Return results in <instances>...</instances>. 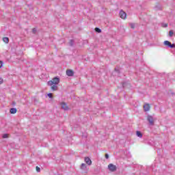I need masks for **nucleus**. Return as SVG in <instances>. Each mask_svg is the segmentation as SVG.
I'll return each instance as SVG.
<instances>
[{
	"label": "nucleus",
	"mask_w": 175,
	"mask_h": 175,
	"mask_svg": "<svg viewBox=\"0 0 175 175\" xmlns=\"http://www.w3.org/2000/svg\"><path fill=\"white\" fill-rule=\"evenodd\" d=\"M53 84H55V85L59 84V78L55 77L53 79V81H48V85H53Z\"/></svg>",
	"instance_id": "nucleus-1"
},
{
	"label": "nucleus",
	"mask_w": 175,
	"mask_h": 175,
	"mask_svg": "<svg viewBox=\"0 0 175 175\" xmlns=\"http://www.w3.org/2000/svg\"><path fill=\"white\" fill-rule=\"evenodd\" d=\"M108 169L110 172H116L117 171V166H116L113 163H110L108 165Z\"/></svg>",
	"instance_id": "nucleus-2"
},
{
	"label": "nucleus",
	"mask_w": 175,
	"mask_h": 175,
	"mask_svg": "<svg viewBox=\"0 0 175 175\" xmlns=\"http://www.w3.org/2000/svg\"><path fill=\"white\" fill-rule=\"evenodd\" d=\"M147 121L149 122L150 125H154V118L150 115L147 116Z\"/></svg>",
	"instance_id": "nucleus-3"
},
{
	"label": "nucleus",
	"mask_w": 175,
	"mask_h": 175,
	"mask_svg": "<svg viewBox=\"0 0 175 175\" xmlns=\"http://www.w3.org/2000/svg\"><path fill=\"white\" fill-rule=\"evenodd\" d=\"M60 106L62 109L63 110H65L66 111H68V110H69V107H68V105H66L64 102L60 103Z\"/></svg>",
	"instance_id": "nucleus-4"
},
{
	"label": "nucleus",
	"mask_w": 175,
	"mask_h": 175,
	"mask_svg": "<svg viewBox=\"0 0 175 175\" xmlns=\"http://www.w3.org/2000/svg\"><path fill=\"white\" fill-rule=\"evenodd\" d=\"M119 16H120V18H122L123 20H125V18H126V13L125 12H124L123 10H121L119 12Z\"/></svg>",
	"instance_id": "nucleus-5"
},
{
	"label": "nucleus",
	"mask_w": 175,
	"mask_h": 175,
	"mask_svg": "<svg viewBox=\"0 0 175 175\" xmlns=\"http://www.w3.org/2000/svg\"><path fill=\"white\" fill-rule=\"evenodd\" d=\"M75 72L72 70H66V75L68 76L69 77H72V76H74Z\"/></svg>",
	"instance_id": "nucleus-6"
},
{
	"label": "nucleus",
	"mask_w": 175,
	"mask_h": 175,
	"mask_svg": "<svg viewBox=\"0 0 175 175\" xmlns=\"http://www.w3.org/2000/svg\"><path fill=\"white\" fill-rule=\"evenodd\" d=\"M85 162L88 164V165H92V161H91V159H90V157H85Z\"/></svg>",
	"instance_id": "nucleus-7"
},
{
	"label": "nucleus",
	"mask_w": 175,
	"mask_h": 175,
	"mask_svg": "<svg viewBox=\"0 0 175 175\" xmlns=\"http://www.w3.org/2000/svg\"><path fill=\"white\" fill-rule=\"evenodd\" d=\"M144 111H150V105L145 104L144 105Z\"/></svg>",
	"instance_id": "nucleus-8"
},
{
	"label": "nucleus",
	"mask_w": 175,
	"mask_h": 175,
	"mask_svg": "<svg viewBox=\"0 0 175 175\" xmlns=\"http://www.w3.org/2000/svg\"><path fill=\"white\" fill-rule=\"evenodd\" d=\"M10 113L11 114H16V113H17V109L16 108H11L10 109Z\"/></svg>",
	"instance_id": "nucleus-9"
},
{
	"label": "nucleus",
	"mask_w": 175,
	"mask_h": 175,
	"mask_svg": "<svg viewBox=\"0 0 175 175\" xmlns=\"http://www.w3.org/2000/svg\"><path fill=\"white\" fill-rule=\"evenodd\" d=\"M172 42H169L168 40H165L163 42L164 46H167V47H170Z\"/></svg>",
	"instance_id": "nucleus-10"
},
{
	"label": "nucleus",
	"mask_w": 175,
	"mask_h": 175,
	"mask_svg": "<svg viewBox=\"0 0 175 175\" xmlns=\"http://www.w3.org/2000/svg\"><path fill=\"white\" fill-rule=\"evenodd\" d=\"M136 135H137V137H140V138L143 137V134L142 133L141 131H137Z\"/></svg>",
	"instance_id": "nucleus-11"
},
{
	"label": "nucleus",
	"mask_w": 175,
	"mask_h": 175,
	"mask_svg": "<svg viewBox=\"0 0 175 175\" xmlns=\"http://www.w3.org/2000/svg\"><path fill=\"white\" fill-rule=\"evenodd\" d=\"M51 90L52 91H57V90H58V87L55 85H52Z\"/></svg>",
	"instance_id": "nucleus-12"
},
{
	"label": "nucleus",
	"mask_w": 175,
	"mask_h": 175,
	"mask_svg": "<svg viewBox=\"0 0 175 175\" xmlns=\"http://www.w3.org/2000/svg\"><path fill=\"white\" fill-rule=\"evenodd\" d=\"M81 169H82V170H85V169H87V165H85V163H82L81 165Z\"/></svg>",
	"instance_id": "nucleus-13"
},
{
	"label": "nucleus",
	"mask_w": 175,
	"mask_h": 175,
	"mask_svg": "<svg viewBox=\"0 0 175 175\" xmlns=\"http://www.w3.org/2000/svg\"><path fill=\"white\" fill-rule=\"evenodd\" d=\"M3 41L4 42V43H9V38L8 37L3 38Z\"/></svg>",
	"instance_id": "nucleus-14"
},
{
	"label": "nucleus",
	"mask_w": 175,
	"mask_h": 175,
	"mask_svg": "<svg viewBox=\"0 0 175 175\" xmlns=\"http://www.w3.org/2000/svg\"><path fill=\"white\" fill-rule=\"evenodd\" d=\"M74 44H75V40H70V42H69V45L71 47H73Z\"/></svg>",
	"instance_id": "nucleus-15"
},
{
	"label": "nucleus",
	"mask_w": 175,
	"mask_h": 175,
	"mask_svg": "<svg viewBox=\"0 0 175 175\" xmlns=\"http://www.w3.org/2000/svg\"><path fill=\"white\" fill-rule=\"evenodd\" d=\"M95 31L98 33H100L102 32V29H100L99 27H96L95 28Z\"/></svg>",
	"instance_id": "nucleus-16"
},
{
	"label": "nucleus",
	"mask_w": 175,
	"mask_h": 175,
	"mask_svg": "<svg viewBox=\"0 0 175 175\" xmlns=\"http://www.w3.org/2000/svg\"><path fill=\"white\" fill-rule=\"evenodd\" d=\"M170 37L172 38L173 35H174V31L173 30H170L169 32Z\"/></svg>",
	"instance_id": "nucleus-17"
},
{
	"label": "nucleus",
	"mask_w": 175,
	"mask_h": 175,
	"mask_svg": "<svg viewBox=\"0 0 175 175\" xmlns=\"http://www.w3.org/2000/svg\"><path fill=\"white\" fill-rule=\"evenodd\" d=\"M130 27L132 29H135V23H130Z\"/></svg>",
	"instance_id": "nucleus-18"
},
{
	"label": "nucleus",
	"mask_w": 175,
	"mask_h": 175,
	"mask_svg": "<svg viewBox=\"0 0 175 175\" xmlns=\"http://www.w3.org/2000/svg\"><path fill=\"white\" fill-rule=\"evenodd\" d=\"M169 48H170V49H175V44L171 43V44H170Z\"/></svg>",
	"instance_id": "nucleus-19"
},
{
	"label": "nucleus",
	"mask_w": 175,
	"mask_h": 175,
	"mask_svg": "<svg viewBox=\"0 0 175 175\" xmlns=\"http://www.w3.org/2000/svg\"><path fill=\"white\" fill-rule=\"evenodd\" d=\"M2 137H3V139H8V134H3Z\"/></svg>",
	"instance_id": "nucleus-20"
},
{
	"label": "nucleus",
	"mask_w": 175,
	"mask_h": 175,
	"mask_svg": "<svg viewBox=\"0 0 175 175\" xmlns=\"http://www.w3.org/2000/svg\"><path fill=\"white\" fill-rule=\"evenodd\" d=\"M36 172H37L38 173H40V167H39L38 166H36Z\"/></svg>",
	"instance_id": "nucleus-21"
},
{
	"label": "nucleus",
	"mask_w": 175,
	"mask_h": 175,
	"mask_svg": "<svg viewBox=\"0 0 175 175\" xmlns=\"http://www.w3.org/2000/svg\"><path fill=\"white\" fill-rule=\"evenodd\" d=\"M48 96L51 99L53 98V94L51 93H49Z\"/></svg>",
	"instance_id": "nucleus-22"
},
{
	"label": "nucleus",
	"mask_w": 175,
	"mask_h": 175,
	"mask_svg": "<svg viewBox=\"0 0 175 175\" xmlns=\"http://www.w3.org/2000/svg\"><path fill=\"white\" fill-rule=\"evenodd\" d=\"M32 32H33V33H36V28H33L32 29Z\"/></svg>",
	"instance_id": "nucleus-23"
},
{
	"label": "nucleus",
	"mask_w": 175,
	"mask_h": 175,
	"mask_svg": "<svg viewBox=\"0 0 175 175\" xmlns=\"http://www.w3.org/2000/svg\"><path fill=\"white\" fill-rule=\"evenodd\" d=\"M3 79L0 78V84H3Z\"/></svg>",
	"instance_id": "nucleus-24"
},
{
	"label": "nucleus",
	"mask_w": 175,
	"mask_h": 175,
	"mask_svg": "<svg viewBox=\"0 0 175 175\" xmlns=\"http://www.w3.org/2000/svg\"><path fill=\"white\" fill-rule=\"evenodd\" d=\"M3 65V62L2 61H0V68H2Z\"/></svg>",
	"instance_id": "nucleus-25"
},
{
	"label": "nucleus",
	"mask_w": 175,
	"mask_h": 175,
	"mask_svg": "<svg viewBox=\"0 0 175 175\" xmlns=\"http://www.w3.org/2000/svg\"><path fill=\"white\" fill-rule=\"evenodd\" d=\"M105 159H109V154H105Z\"/></svg>",
	"instance_id": "nucleus-26"
},
{
	"label": "nucleus",
	"mask_w": 175,
	"mask_h": 175,
	"mask_svg": "<svg viewBox=\"0 0 175 175\" xmlns=\"http://www.w3.org/2000/svg\"><path fill=\"white\" fill-rule=\"evenodd\" d=\"M12 105H13V106H16V102L13 101V102H12Z\"/></svg>",
	"instance_id": "nucleus-27"
},
{
	"label": "nucleus",
	"mask_w": 175,
	"mask_h": 175,
	"mask_svg": "<svg viewBox=\"0 0 175 175\" xmlns=\"http://www.w3.org/2000/svg\"><path fill=\"white\" fill-rule=\"evenodd\" d=\"M116 72H118V73H120V70H117V68H115Z\"/></svg>",
	"instance_id": "nucleus-28"
},
{
	"label": "nucleus",
	"mask_w": 175,
	"mask_h": 175,
	"mask_svg": "<svg viewBox=\"0 0 175 175\" xmlns=\"http://www.w3.org/2000/svg\"><path fill=\"white\" fill-rule=\"evenodd\" d=\"M163 27H164V28L167 27V24H165Z\"/></svg>",
	"instance_id": "nucleus-29"
}]
</instances>
